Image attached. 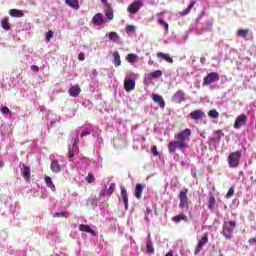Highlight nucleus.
<instances>
[{
  "mask_svg": "<svg viewBox=\"0 0 256 256\" xmlns=\"http://www.w3.org/2000/svg\"><path fill=\"white\" fill-rule=\"evenodd\" d=\"M151 154H153L154 157H158L159 152H158V150H157V146L151 147Z\"/></svg>",
  "mask_w": 256,
  "mask_h": 256,
  "instance_id": "obj_45",
  "label": "nucleus"
},
{
  "mask_svg": "<svg viewBox=\"0 0 256 256\" xmlns=\"http://www.w3.org/2000/svg\"><path fill=\"white\" fill-rule=\"evenodd\" d=\"M91 134V130H86V131H84V132H82L81 133V137H87V136H89Z\"/></svg>",
  "mask_w": 256,
  "mask_h": 256,
  "instance_id": "obj_47",
  "label": "nucleus"
},
{
  "mask_svg": "<svg viewBox=\"0 0 256 256\" xmlns=\"http://www.w3.org/2000/svg\"><path fill=\"white\" fill-rule=\"evenodd\" d=\"M54 37V31L52 30H49L47 33H46V41L47 42H50L51 41V38Z\"/></svg>",
  "mask_w": 256,
  "mask_h": 256,
  "instance_id": "obj_42",
  "label": "nucleus"
},
{
  "mask_svg": "<svg viewBox=\"0 0 256 256\" xmlns=\"http://www.w3.org/2000/svg\"><path fill=\"white\" fill-rule=\"evenodd\" d=\"M5 166V162L0 161V168H3Z\"/></svg>",
  "mask_w": 256,
  "mask_h": 256,
  "instance_id": "obj_56",
  "label": "nucleus"
},
{
  "mask_svg": "<svg viewBox=\"0 0 256 256\" xmlns=\"http://www.w3.org/2000/svg\"><path fill=\"white\" fill-rule=\"evenodd\" d=\"M247 123V116L245 114H239L234 121L233 128L240 129L242 126H246Z\"/></svg>",
  "mask_w": 256,
  "mask_h": 256,
  "instance_id": "obj_9",
  "label": "nucleus"
},
{
  "mask_svg": "<svg viewBox=\"0 0 256 256\" xmlns=\"http://www.w3.org/2000/svg\"><path fill=\"white\" fill-rule=\"evenodd\" d=\"M78 142H79V139L76 138V139H75V142H73L72 147L75 148V146H76V144H77Z\"/></svg>",
  "mask_w": 256,
  "mask_h": 256,
  "instance_id": "obj_53",
  "label": "nucleus"
},
{
  "mask_svg": "<svg viewBox=\"0 0 256 256\" xmlns=\"http://www.w3.org/2000/svg\"><path fill=\"white\" fill-rule=\"evenodd\" d=\"M92 23L96 26H101L104 23V17L103 14L98 13L97 15L92 18Z\"/></svg>",
  "mask_w": 256,
  "mask_h": 256,
  "instance_id": "obj_19",
  "label": "nucleus"
},
{
  "mask_svg": "<svg viewBox=\"0 0 256 256\" xmlns=\"http://www.w3.org/2000/svg\"><path fill=\"white\" fill-rule=\"evenodd\" d=\"M143 190H144L143 184H136L135 192H134V196L136 199L138 200L142 199Z\"/></svg>",
  "mask_w": 256,
  "mask_h": 256,
  "instance_id": "obj_16",
  "label": "nucleus"
},
{
  "mask_svg": "<svg viewBox=\"0 0 256 256\" xmlns=\"http://www.w3.org/2000/svg\"><path fill=\"white\" fill-rule=\"evenodd\" d=\"M106 18L109 19V21H113L114 19V14H113V11L112 10H106Z\"/></svg>",
  "mask_w": 256,
  "mask_h": 256,
  "instance_id": "obj_41",
  "label": "nucleus"
},
{
  "mask_svg": "<svg viewBox=\"0 0 256 256\" xmlns=\"http://www.w3.org/2000/svg\"><path fill=\"white\" fill-rule=\"evenodd\" d=\"M159 16H161V14H156V17H159Z\"/></svg>",
  "mask_w": 256,
  "mask_h": 256,
  "instance_id": "obj_58",
  "label": "nucleus"
},
{
  "mask_svg": "<svg viewBox=\"0 0 256 256\" xmlns=\"http://www.w3.org/2000/svg\"><path fill=\"white\" fill-rule=\"evenodd\" d=\"M104 191H106V195H113L115 191V183H111L109 189L105 188Z\"/></svg>",
  "mask_w": 256,
  "mask_h": 256,
  "instance_id": "obj_37",
  "label": "nucleus"
},
{
  "mask_svg": "<svg viewBox=\"0 0 256 256\" xmlns=\"http://www.w3.org/2000/svg\"><path fill=\"white\" fill-rule=\"evenodd\" d=\"M21 174L24 180L29 181L31 178V169L28 166L23 165Z\"/></svg>",
  "mask_w": 256,
  "mask_h": 256,
  "instance_id": "obj_14",
  "label": "nucleus"
},
{
  "mask_svg": "<svg viewBox=\"0 0 256 256\" xmlns=\"http://www.w3.org/2000/svg\"><path fill=\"white\" fill-rule=\"evenodd\" d=\"M85 180L87 183H94L95 182V177L93 173H88L87 177H85Z\"/></svg>",
  "mask_w": 256,
  "mask_h": 256,
  "instance_id": "obj_39",
  "label": "nucleus"
},
{
  "mask_svg": "<svg viewBox=\"0 0 256 256\" xmlns=\"http://www.w3.org/2000/svg\"><path fill=\"white\" fill-rule=\"evenodd\" d=\"M108 37H109V40L114 42V43H118L119 40H120V36L116 32H110L108 34Z\"/></svg>",
  "mask_w": 256,
  "mask_h": 256,
  "instance_id": "obj_28",
  "label": "nucleus"
},
{
  "mask_svg": "<svg viewBox=\"0 0 256 256\" xmlns=\"http://www.w3.org/2000/svg\"><path fill=\"white\" fill-rule=\"evenodd\" d=\"M101 2L107 4L108 0H101Z\"/></svg>",
  "mask_w": 256,
  "mask_h": 256,
  "instance_id": "obj_57",
  "label": "nucleus"
},
{
  "mask_svg": "<svg viewBox=\"0 0 256 256\" xmlns=\"http://www.w3.org/2000/svg\"><path fill=\"white\" fill-rule=\"evenodd\" d=\"M121 198H122V201H124L125 210H128L129 209V198H128L127 189H125V188L121 189Z\"/></svg>",
  "mask_w": 256,
  "mask_h": 256,
  "instance_id": "obj_15",
  "label": "nucleus"
},
{
  "mask_svg": "<svg viewBox=\"0 0 256 256\" xmlns=\"http://www.w3.org/2000/svg\"><path fill=\"white\" fill-rule=\"evenodd\" d=\"M215 206H216V198L215 196L210 194L207 207L210 211H213L215 209Z\"/></svg>",
  "mask_w": 256,
  "mask_h": 256,
  "instance_id": "obj_23",
  "label": "nucleus"
},
{
  "mask_svg": "<svg viewBox=\"0 0 256 256\" xmlns=\"http://www.w3.org/2000/svg\"><path fill=\"white\" fill-rule=\"evenodd\" d=\"M73 157H74V152L70 150L68 152V158H73Z\"/></svg>",
  "mask_w": 256,
  "mask_h": 256,
  "instance_id": "obj_51",
  "label": "nucleus"
},
{
  "mask_svg": "<svg viewBox=\"0 0 256 256\" xmlns=\"http://www.w3.org/2000/svg\"><path fill=\"white\" fill-rule=\"evenodd\" d=\"M195 5H196V2L190 3L187 9L183 10L182 16H187L189 13H191V10L193 9V7H195Z\"/></svg>",
  "mask_w": 256,
  "mask_h": 256,
  "instance_id": "obj_34",
  "label": "nucleus"
},
{
  "mask_svg": "<svg viewBox=\"0 0 256 256\" xmlns=\"http://www.w3.org/2000/svg\"><path fill=\"white\" fill-rule=\"evenodd\" d=\"M214 136H216L215 138H212L213 142H220L221 138L224 136L222 130H217L214 132Z\"/></svg>",
  "mask_w": 256,
  "mask_h": 256,
  "instance_id": "obj_29",
  "label": "nucleus"
},
{
  "mask_svg": "<svg viewBox=\"0 0 256 256\" xmlns=\"http://www.w3.org/2000/svg\"><path fill=\"white\" fill-rule=\"evenodd\" d=\"M186 148H188V143H184L177 140L174 142H169L168 144L169 153H176L177 149H186Z\"/></svg>",
  "mask_w": 256,
  "mask_h": 256,
  "instance_id": "obj_6",
  "label": "nucleus"
},
{
  "mask_svg": "<svg viewBox=\"0 0 256 256\" xmlns=\"http://www.w3.org/2000/svg\"><path fill=\"white\" fill-rule=\"evenodd\" d=\"M179 208L183 209L184 207L189 206V198H188V188H183L180 190L179 195Z\"/></svg>",
  "mask_w": 256,
  "mask_h": 256,
  "instance_id": "obj_5",
  "label": "nucleus"
},
{
  "mask_svg": "<svg viewBox=\"0 0 256 256\" xmlns=\"http://www.w3.org/2000/svg\"><path fill=\"white\" fill-rule=\"evenodd\" d=\"M65 3L75 10L79 9V1L78 0H65Z\"/></svg>",
  "mask_w": 256,
  "mask_h": 256,
  "instance_id": "obj_27",
  "label": "nucleus"
},
{
  "mask_svg": "<svg viewBox=\"0 0 256 256\" xmlns=\"http://www.w3.org/2000/svg\"><path fill=\"white\" fill-rule=\"evenodd\" d=\"M236 228V222L235 221H229L224 222L223 224V236L227 240H230L232 238L233 231Z\"/></svg>",
  "mask_w": 256,
  "mask_h": 256,
  "instance_id": "obj_3",
  "label": "nucleus"
},
{
  "mask_svg": "<svg viewBox=\"0 0 256 256\" xmlns=\"http://www.w3.org/2000/svg\"><path fill=\"white\" fill-rule=\"evenodd\" d=\"M242 157V150L232 152L227 157V163L229 168H238L240 166V160Z\"/></svg>",
  "mask_w": 256,
  "mask_h": 256,
  "instance_id": "obj_1",
  "label": "nucleus"
},
{
  "mask_svg": "<svg viewBox=\"0 0 256 256\" xmlns=\"http://www.w3.org/2000/svg\"><path fill=\"white\" fill-rule=\"evenodd\" d=\"M98 195L103 196V195H107V191L106 190H102L98 193Z\"/></svg>",
  "mask_w": 256,
  "mask_h": 256,
  "instance_id": "obj_52",
  "label": "nucleus"
},
{
  "mask_svg": "<svg viewBox=\"0 0 256 256\" xmlns=\"http://www.w3.org/2000/svg\"><path fill=\"white\" fill-rule=\"evenodd\" d=\"M189 117L193 121H199V120H202L204 117H206V114H205V111L203 110H194L190 112Z\"/></svg>",
  "mask_w": 256,
  "mask_h": 256,
  "instance_id": "obj_11",
  "label": "nucleus"
},
{
  "mask_svg": "<svg viewBox=\"0 0 256 256\" xmlns=\"http://www.w3.org/2000/svg\"><path fill=\"white\" fill-rule=\"evenodd\" d=\"M81 93V88L79 85H71L70 89H68V95L72 98H77Z\"/></svg>",
  "mask_w": 256,
  "mask_h": 256,
  "instance_id": "obj_12",
  "label": "nucleus"
},
{
  "mask_svg": "<svg viewBox=\"0 0 256 256\" xmlns=\"http://www.w3.org/2000/svg\"><path fill=\"white\" fill-rule=\"evenodd\" d=\"M137 28L135 26H132V25H129V26H126V33H131V32H134Z\"/></svg>",
  "mask_w": 256,
  "mask_h": 256,
  "instance_id": "obj_44",
  "label": "nucleus"
},
{
  "mask_svg": "<svg viewBox=\"0 0 256 256\" xmlns=\"http://www.w3.org/2000/svg\"><path fill=\"white\" fill-rule=\"evenodd\" d=\"M165 256H173L172 250H170L168 253H166Z\"/></svg>",
  "mask_w": 256,
  "mask_h": 256,
  "instance_id": "obj_55",
  "label": "nucleus"
},
{
  "mask_svg": "<svg viewBox=\"0 0 256 256\" xmlns=\"http://www.w3.org/2000/svg\"><path fill=\"white\" fill-rule=\"evenodd\" d=\"M220 81V74L217 72H210L203 79V87L209 86L212 83H216Z\"/></svg>",
  "mask_w": 256,
  "mask_h": 256,
  "instance_id": "obj_4",
  "label": "nucleus"
},
{
  "mask_svg": "<svg viewBox=\"0 0 256 256\" xmlns=\"http://www.w3.org/2000/svg\"><path fill=\"white\" fill-rule=\"evenodd\" d=\"M44 182H46L47 187H50L52 191H56L55 184L54 182H52L51 177L49 176L44 177Z\"/></svg>",
  "mask_w": 256,
  "mask_h": 256,
  "instance_id": "obj_26",
  "label": "nucleus"
},
{
  "mask_svg": "<svg viewBox=\"0 0 256 256\" xmlns=\"http://www.w3.org/2000/svg\"><path fill=\"white\" fill-rule=\"evenodd\" d=\"M158 23H159V25H163L164 28H165V31L168 32L169 25H168V23L166 21L163 20V18H159L158 19Z\"/></svg>",
  "mask_w": 256,
  "mask_h": 256,
  "instance_id": "obj_40",
  "label": "nucleus"
},
{
  "mask_svg": "<svg viewBox=\"0 0 256 256\" xmlns=\"http://www.w3.org/2000/svg\"><path fill=\"white\" fill-rule=\"evenodd\" d=\"M3 114H11V110L8 107H2L0 110Z\"/></svg>",
  "mask_w": 256,
  "mask_h": 256,
  "instance_id": "obj_46",
  "label": "nucleus"
},
{
  "mask_svg": "<svg viewBox=\"0 0 256 256\" xmlns=\"http://www.w3.org/2000/svg\"><path fill=\"white\" fill-rule=\"evenodd\" d=\"M237 35L243 39H246L247 35H249V29H238Z\"/></svg>",
  "mask_w": 256,
  "mask_h": 256,
  "instance_id": "obj_32",
  "label": "nucleus"
},
{
  "mask_svg": "<svg viewBox=\"0 0 256 256\" xmlns=\"http://www.w3.org/2000/svg\"><path fill=\"white\" fill-rule=\"evenodd\" d=\"M9 15L10 17H14V18H21L24 16L23 11L17 10V9L9 10Z\"/></svg>",
  "mask_w": 256,
  "mask_h": 256,
  "instance_id": "obj_24",
  "label": "nucleus"
},
{
  "mask_svg": "<svg viewBox=\"0 0 256 256\" xmlns=\"http://www.w3.org/2000/svg\"><path fill=\"white\" fill-rule=\"evenodd\" d=\"M146 251L150 254L154 253V247L151 239H148V241H146Z\"/></svg>",
  "mask_w": 256,
  "mask_h": 256,
  "instance_id": "obj_33",
  "label": "nucleus"
},
{
  "mask_svg": "<svg viewBox=\"0 0 256 256\" xmlns=\"http://www.w3.org/2000/svg\"><path fill=\"white\" fill-rule=\"evenodd\" d=\"M255 243H256V237L251 238V239L248 240V244H249V245H253V244H255Z\"/></svg>",
  "mask_w": 256,
  "mask_h": 256,
  "instance_id": "obj_50",
  "label": "nucleus"
},
{
  "mask_svg": "<svg viewBox=\"0 0 256 256\" xmlns=\"http://www.w3.org/2000/svg\"><path fill=\"white\" fill-rule=\"evenodd\" d=\"M78 229L81 232H86V233L91 234L93 236L96 235L95 231L93 229H91L90 226L87 225V224H80V226H78Z\"/></svg>",
  "mask_w": 256,
  "mask_h": 256,
  "instance_id": "obj_18",
  "label": "nucleus"
},
{
  "mask_svg": "<svg viewBox=\"0 0 256 256\" xmlns=\"http://www.w3.org/2000/svg\"><path fill=\"white\" fill-rule=\"evenodd\" d=\"M78 60H80V61H84L85 60L84 52H80V54H78Z\"/></svg>",
  "mask_w": 256,
  "mask_h": 256,
  "instance_id": "obj_48",
  "label": "nucleus"
},
{
  "mask_svg": "<svg viewBox=\"0 0 256 256\" xmlns=\"http://www.w3.org/2000/svg\"><path fill=\"white\" fill-rule=\"evenodd\" d=\"M192 131L191 129H184L181 132L174 135V139L178 142L187 143L191 141Z\"/></svg>",
  "mask_w": 256,
  "mask_h": 256,
  "instance_id": "obj_2",
  "label": "nucleus"
},
{
  "mask_svg": "<svg viewBox=\"0 0 256 256\" xmlns=\"http://www.w3.org/2000/svg\"><path fill=\"white\" fill-rule=\"evenodd\" d=\"M112 56L114 57V65H115V67H119L121 65V60H120L119 52L112 53Z\"/></svg>",
  "mask_w": 256,
  "mask_h": 256,
  "instance_id": "obj_30",
  "label": "nucleus"
},
{
  "mask_svg": "<svg viewBox=\"0 0 256 256\" xmlns=\"http://www.w3.org/2000/svg\"><path fill=\"white\" fill-rule=\"evenodd\" d=\"M50 168H51V171L56 174L60 173L62 170L61 165H60L59 161H57V160L51 161Z\"/></svg>",
  "mask_w": 256,
  "mask_h": 256,
  "instance_id": "obj_17",
  "label": "nucleus"
},
{
  "mask_svg": "<svg viewBox=\"0 0 256 256\" xmlns=\"http://www.w3.org/2000/svg\"><path fill=\"white\" fill-rule=\"evenodd\" d=\"M156 57H158L159 59H164L166 62L170 64L174 62L173 58L169 54L163 52L156 53Z\"/></svg>",
  "mask_w": 256,
  "mask_h": 256,
  "instance_id": "obj_20",
  "label": "nucleus"
},
{
  "mask_svg": "<svg viewBox=\"0 0 256 256\" xmlns=\"http://www.w3.org/2000/svg\"><path fill=\"white\" fill-rule=\"evenodd\" d=\"M135 89V81L130 78H125L124 80V90L126 92L133 91Z\"/></svg>",
  "mask_w": 256,
  "mask_h": 256,
  "instance_id": "obj_13",
  "label": "nucleus"
},
{
  "mask_svg": "<svg viewBox=\"0 0 256 256\" xmlns=\"http://www.w3.org/2000/svg\"><path fill=\"white\" fill-rule=\"evenodd\" d=\"M172 221L175 223V224H178V223H181L182 221H184L185 223H188V218L186 215L184 214H179V215H176L172 218Z\"/></svg>",
  "mask_w": 256,
  "mask_h": 256,
  "instance_id": "obj_22",
  "label": "nucleus"
},
{
  "mask_svg": "<svg viewBox=\"0 0 256 256\" xmlns=\"http://www.w3.org/2000/svg\"><path fill=\"white\" fill-rule=\"evenodd\" d=\"M151 213H152L151 208H147V209H146V214H148V215H149V214H151Z\"/></svg>",
  "mask_w": 256,
  "mask_h": 256,
  "instance_id": "obj_54",
  "label": "nucleus"
},
{
  "mask_svg": "<svg viewBox=\"0 0 256 256\" xmlns=\"http://www.w3.org/2000/svg\"><path fill=\"white\" fill-rule=\"evenodd\" d=\"M10 19L9 18H2V20H0V25H2V28L4 30H10L11 29V24H10Z\"/></svg>",
  "mask_w": 256,
  "mask_h": 256,
  "instance_id": "obj_25",
  "label": "nucleus"
},
{
  "mask_svg": "<svg viewBox=\"0 0 256 256\" xmlns=\"http://www.w3.org/2000/svg\"><path fill=\"white\" fill-rule=\"evenodd\" d=\"M208 243V234L204 233L202 238L199 239L197 246L194 248V255H198L203 247Z\"/></svg>",
  "mask_w": 256,
  "mask_h": 256,
  "instance_id": "obj_7",
  "label": "nucleus"
},
{
  "mask_svg": "<svg viewBox=\"0 0 256 256\" xmlns=\"http://www.w3.org/2000/svg\"><path fill=\"white\" fill-rule=\"evenodd\" d=\"M172 101L178 104H181L182 102H186V94L183 92V90H178L174 93L172 97Z\"/></svg>",
  "mask_w": 256,
  "mask_h": 256,
  "instance_id": "obj_10",
  "label": "nucleus"
},
{
  "mask_svg": "<svg viewBox=\"0 0 256 256\" xmlns=\"http://www.w3.org/2000/svg\"><path fill=\"white\" fill-rule=\"evenodd\" d=\"M31 70L34 72H39V66L38 65H32Z\"/></svg>",
  "mask_w": 256,
  "mask_h": 256,
  "instance_id": "obj_49",
  "label": "nucleus"
},
{
  "mask_svg": "<svg viewBox=\"0 0 256 256\" xmlns=\"http://www.w3.org/2000/svg\"><path fill=\"white\" fill-rule=\"evenodd\" d=\"M163 75L161 70H156L155 72H151V78L156 79Z\"/></svg>",
  "mask_w": 256,
  "mask_h": 256,
  "instance_id": "obj_38",
  "label": "nucleus"
},
{
  "mask_svg": "<svg viewBox=\"0 0 256 256\" xmlns=\"http://www.w3.org/2000/svg\"><path fill=\"white\" fill-rule=\"evenodd\" d=\"M208 117L216 119V118L220 117V114L218 113L217 110L213 109V110H209Z\"/></svg>",
  "mask_w": 256,
  "mask_h": 256,
  "instance_id": "obj_36",
  "label": "nucleus"
},
{
  "mask_svg": "<svg viewBox=\"0 0 256 256\" xmlns=\"http://www.w3.org/2000/svg\"><path fill=\"white\" fill-rule=\"evenodd\" d=\"M137 59H138V56H137V54H134V53H130V54H128V56H126V60L130 63L136 62Z\"/></svg>",
  "mask_w": 256,
  "mask_h": 256,
  "instance_id": "obj_35",
  "label": "nucleus"
},
{
  "mask_svg": "<svg viewBox=\"0 0 256 256\" xmlns=\"http://www.w3.org/2000/svg\"><path fill=\"white\" fill-rule=\"evenodd\" d=\"M144 6V3L140 0L134 1L132 2L129 6H128V13H130L131 15H134L135 13H137L142 7Z\"/></svg>",
  "mask_w": 256,
  "mask_h": 256,
  "instance_id": "obj_8",
  "label": "nucleus"
},
{
  "mask_svg": "<svg viewBox=\"0 0 256 256\" xmlns=\"http://www.w3.org/2000/svg\"><path fill=\"white\" fill-rule=\"evenodd\" d=\"M234 194H235V188L231 187V188H229V190L226 194V198L230 199Z\"/></svg>",
  "mask_w": 256,
  "mask_h": 256,
  "instance_id": "obj_43",
  "label": "nucleus"
},
{
  "mask_svg": "<svg viewBox=\"0 0 256 256\" xmlns=\"http://www.w3.org/2000/svg\"><path fill=\"white\" fill-rule=\"evenodd\" d=\"M69 212H56L53 214V218H69Z\"/></svg>",
  "mask_w": 256,
  "mask_h": 256,
  "instance_id": "obj_31",
  "label": "nucleus"
},
{
  "mask_svg": "<svg viewBox=\"0 0 256 256\" xmlns=\"http://www.w3.org/2000/svg\"><path fill=\"white\" fill-rule=\"evenodd\" d=\"M153 101L158 102L161 109H164L166 107V102L163 100V97L158 94H153Z\"/></svg>",
  "mask_w": 256,
  "mask_h": 256,
  "instance_id": "obj_21",
  "label": "nucleus"
}]
</instances>
